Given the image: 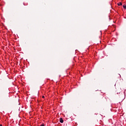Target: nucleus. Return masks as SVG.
I'll list each match as a JSON object with an SVG mask.
<instances>
[{"mask_svg": "<svg viewBox=\"0 0 126 126\" xmlns=\"http://www.w3.org/2000/svg\"><path fill=\"white\" fill-rule=\"evenodd\" d=\"M9 99V95L2 96L1 98V101H2V102H6L7 100H8Z\"/></svg>", "mask_w": 126, "mask_h": 126, "instance_id": "nucleus-1", "label": "nucleus"}, {"mask_svg": "<svg viewBox=\"0 0 126 126\" xmlns=\"http://www.w3.org/2000/svg\"><path fill=\"white\" fill-rule=\"evenodd\" d=\"M101 101L102 102H107V98L106 97H103L102 98Z\"/></svg>", "mask_w": 126, "mask_h": 126, "instance_id": "nucleus-2", "label": "nucleus"}, {"mask_svg": "<svg viewBox=\"0 0 126 126\" xmlns=\"http://www.w3.org/2000/svg\"><path fill=\"white\" fill-rule=\"evenodd\" d=\"M60 122L61 123V124H63V118H60Z\"/></svg>", "mask_w": 126, "mask_h": 126, "instance_id": "nucleus-3", "label": "nucleus"}, {"mask_svg": "<svg viewBox=\"0 0 126 126\" xmlns=\"http://www.w3.org/2000/svg\"><path fill=\"white\" fill-rule=\"evenodd\" d=\"M118 5H119V6L121 5H123V3H122V2H119L117 3Z\"/></svg>", "mask_w": 126, "mask_h": 126, "instance_id": "nucleus-4", "label": "nucleus"}, {"mask_svg": "<svg viewBox=\"0 0 126 126\" xmlns=\"http://www.w3.org/2000/svg\"><path fill=\"white\" fill-rule=\"evenodd\" d=\"M42 98H45V96L43 95Z\"/></svg>", "mask_w": 126, "mask_h": 126, "instance_id": "nucleus-5", "label": "nucleus"}, {"mask_svg": "<svg viewBox=\"0 0 126 126\" xmlns=\"http://www.w3.org/2000/svg\"><path fill=\"white\" fill-rule=\"evenodd\" d=\"M40 126H44V124H42Z\"/></svg>", "mask_w": 126, "mask_h": 126, "instance_id": "nucleus-6", "label": "nucleus"}, {"mask_svg": "<svg viewBox=\"0 0 126 126\" xmlns=\"http://www.w3.org/2000/svg\"><path fill=\"white\" fill-rule=\"evenodd\" d=\"M0 126H2V125H0Z\"/></svg>", "mask_w": 126, "mask_h": 126, "instance_id": "nucleus-7", "label": "nucleus"}]
</instances>
